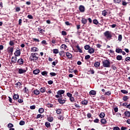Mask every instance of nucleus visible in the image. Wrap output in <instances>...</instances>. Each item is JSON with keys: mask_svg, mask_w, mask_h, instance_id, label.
Here are the masks:
<instances>
[{"mask_svg": "<svg viewBox=\"0 0 130 130\" xmlns=\"http://www.w3.org/2000/svg\"><path fill=\"white\" fill-rule=\"evenodd\" d=\"M55 98H58L57 99V102H58L59 104L61 105H63L66 103L67 102V96H64V95H55Z\"/></svg>", "mask_w": 130, "mask_h": 130, "instance_id": "obj_1", "label": "nucleus"}, {"mask_svg": "<svg viewBox=\"0 0 130 130\" xmlns=\"http://www.w3.org/2000/svg\"><path fill=\"white\" fill-rule=\"evenodd\" d=\"M103 67L105 68H111V62L109 59L103 60L102 61Z\"/></svg>", "mask_w": 130, "mask_h": 130, "instance_id": "obj_2", "label": "nucleus"}, {"mask_svg": "<svg viewBox=\"0 0 130 130\" xmlns=\"http://www.w3.org/2000/svg\"><path fill=\"white\" fill-rule=\"evenodd\" d=\"M104 35L105 37H106V38H107V39H112V35L115 36V34H113V33L112 34L111 31L107 30L104 33Z\"/></svg>", "mask_w": 130, "mask_h": 130, "instance_id": "obj_3", "label": "nucleus"}, {"mask_svg": "<svg viewBox=\"0 0 130 130\" xmlns=\"http://www.w3.org/2000/svg\"><path fill=\"white\" fill-rule=\"evenodd\" d=\"M38 55L36 53H32L30 56V61L36 62L38 60V57L36 56Z\"/></svg>", "mask_w": 130, "mask_h": 130, "instance_id": "obj_4", "label": "nucleus"}, {"mask_svg": "<svg viewBox=\"0 0 130 130\" xmlns=\"http://www.w3.org/2000/svg\"><path fill=\"white\" fill-rule=\"evenodd\" d=\"M20 54H21V51L20 49L17 48L15 52L14 53V55L16 57H19L20 56Z\"/></svg>", "mask_w": 130, "mask_h": 130, "instance_id": "obj_5", "label": "nucleus"}, {"mask_svg": "<svg viewBox=\"0 0 130 130\" xmlns=\"http://www.w3.org/2000/svg\"><path fill=\"white\" fill-rule=\"evenodd\" d=\"M17 63L18 65H23L24 64V59L23 58H20L17 60Z\"/></svg>", "mask_w": 130, "mask_h": 130, "instance_id": "obj_6", "label": "nucleus"}, {"mask_svg": "<svg viewBox=\"0 0 130 130\" xmlns=\"http://www.w3.org/2000/svg\"><path fill=\"white\" fill-rule=\"evenodd\" d=\"M11 62L12 63H16L17 62V57L13 56L11 58Z\"/></svg>", "mask_w": 130, "mask_h": 130, "instance_id": "obj_7", "label": "nucleus"}, {"mask_svg": "<svg viewBox=\"0 0 130 130\" xmlns=\"http://www.w3.org/2000/svg\"><path fill=\"white\" fill-rule=\"evenodd\" d=\"M26 70H24L21 68L18 69V74H24L26 73Z\"/></svg>", "mask_w": 130, "mask_h": 130, "instance_id": "obj_8", "label": "nucleus"}, {"mask_svg": "<svg viewBox=\"0 0 130 130\" xmlns=\"http://www.w3.org/2000/svg\"><path fill=\"white\" fill-rule=\"evenodd\" d=\"M79 10L81 13H84L85 11V7L82 5H80L79 7Z\"/></svg>", "mask_w": 130, "mask_h": 130, "instance_id": "obj_9", "label": "nucleus"}, {"mask_svg": "<svg viewBox=\"0 0 130 130\" xmlns=\"http://www.w3.org/2000/svg\"><path fill=\"white\" fill-rule=\"evenodd\" d=\"M64 93H65V91L63 90H58V91L57 92V95H60V96L62 95Z\"/></svg>", "mask_w": 130, "mask_h": 130, "instance_id": "obj_10", "label": "nucleus"}, {"mask_svg": "<svg viewBox=\"0 0 130 130\" xmlns=\"http://www.w3.org/2000/svg\"><path fill=\"white\" fill-rule=\"evenodd\" d=\"M39 51V49L37 47H34L31 48V52H37Z\"/></svg>", "mask_w": 130, "mask_h": 130, "instance_id": "obj_11", "label": "nucleus"}, {"mask_svg": "<svg viewBox=\"0 0 130 130\" xmlns=\"http://www.w3.org/2000/svg\"><path fill=\"white\" fill-rule=\"evenodd\" d=\"M33 93L35 95H38L40 94L41 92L38 89H35V90H34Z\"/></svg>", "mask_w": 130, "mask_h": 130, "instance_id": "obj_12", "label": "nucleus"}, {"mask_svg": "<svg viewBox=\"0 0 130 130\" xmlns=\"http://www.w3.org/2000/svg\"><path fill=\"white\" fill-rule=\"evenodd\" d=\"M66 56L69 59H71L73 57V55L70 52H66Z\"/></svg>", "mask_w": 130, "mask_h": 130, "instance_id": "obj_13", "label": "nucleus"}, {"mask_svg": "<svg viewBox=\"0 0 130 130\" xmlns=\"http://www.w3.org/2000/svg\"><path fill=\"white\" fill-rule=\"evenodd\" d=\"M81 23L82 24L85 25L87 23V19L82 18L81 19Z\"/></svg>", "mask_w": 130, "mask_h": 130, "instance_id": "obj_14", "label": "nucleus"}, {"mask_svg": "<svg viewBox=\"0 0 130 130\" xmlns=\"http://www.w3.org/2000/svg\"><path fill=\"white\" fill-rule=\"evenodd\" d=\"M62 109L58 108V109L56 110V113L57 114H58V115H60V114L62 113Z\"/></svg>", "mask_w": 130, "mask_h": 130, "instance_id": "obj_15", "label": "nucleus"}, {"mask_svg": "<svg viewBox=\"0 0 130 130\" xmlns=\"http://www.w3.org/2000/svg\"><path fill=\"white\" fill-rule=\"evenodd\" d=\"M100 61H95V62L94 63V67H95V68H99L100 66Z\"/></svg>", "mask_w": 130, "mask_h": 130, "instance_id": "obj_16", "label": "nucleus"}, {"mask_svg": "<svg viewBox=\"0 0 130 130\" xmlns=\"http://www.w3.org/2000/svg\"><path fill=\"white\" fill-rule=\"evenodd\" d=\"M54 120V118L53 117L51 116H47V121H49L50 122H53Z\"/></svg>", "mask_w": 130, "mask_h": 130, "instance_id": "obj_17", "label": "nucleus"}, {"mask_svg": "<svg viewBox=\"0 0 130 130\" xmlns=\"http://www.w3.org/2000/svg\"><path fill=\"white\" fill-rule=\"evenodd\" d=\"M48 74V72L47 71H44L41 72V75L45 77H47Z\"/></svg>", "mask_w": 130, "mask_h": 130, "instance_id": "obj_18", "label": "nucleus"}, {"mask_svg": "<svg viewBox=\"0 0 130 130\" xmlns=\"http://www.w3.org/2000/svg\"><path fill=\"white\" fill-rule=\"evenodd\" d=\"M40 92L43 93L46 91V89L45 88V87H41L40 89Z\"/></svg>", "mask_w": 130, "mask_h": 130, "instance_id": "obj_19", "label": "nucleus"}, {"mask_svg": "<svg viewBox=\"0 0 130 130\" xmlns=\"http://www.w3.org/2000/svg\"><path fill=\"white\" fill-rule=\"evenodd\" d=\"M129 97L128 96H124L122 97V100L127 102L129 100Z\"/></svg>", "mask_w": 130, "mask_h": 130, "instance_id": "obj_20", "label": "nucleus"}, {"mask_svg": "<svg viewBox=\"0 0 130 130\" xmlns=\"http://www.w3.org/2000/svg\"><path fill=\"white\" fill-rule=\"evenodd\" d=\"M102 14L103 16H106L108 14V12H107V10H104L102 11Z\"/></svg>", "mask_w": 130, "mask_h": 130, "instance_id": "obj_21", "label": "nucleus"}, {"mask_svg": "<svg viewBox=\"0 0 130 130\" xmlns=\"http://www.w3.org/2000/svg\"><path fill=\"white\" fill-rule=\"evenodd\" d=\"M106 116V114L105 113H101V114H99V117L101 118H104Z\"/></svg>", "mask_w": 130, "mask_h": 130, "instance_id": "obj_22", "label": "nucleus"}, {"mask_svg": "<svg viewBox=\"0 0 130 130\" xmlns=\"http://www.w3.org/2000/svg\"><path fill=\"white\" fill-rule=\"evenodd\" d=\"M19 95L18 94H15L13 95V100H17L19 99Z\"/></svg>", "mask_w": 130, "mask_h": 130, "instance_id": "obj_23", "label": "nucleus"}, {"mask_svg": "<svg viewBox=\"0 0 130 130\" xmlns=\"http://www.w3.org/2000/svg\"><path fill=\"white\" fill-rule=\"evenodd\" d=\"M40 73V70H35L33 71V74L35 75H38Z\"/></svg>", "mask_w": 130, "mask_h": 130, "instance_id": "obj_24", "label": "nucleus"}, {"mask_svg": "<svg viewBox=\"0 0 130 130\" xmlns=\"http://www.w3.org/2000/svg\"><path fill=\"white\" fill-rule=\"evenodd\" d=\"M67 48V46L65 44H62L60 47V49L61 50L62 49H66V48Z\"/></svg>", "mask_w": 130, "mask_h": 130, "instance_id": "obj_25", "label": "nucleus"}, {"mask_svg": "<svg viewBox=\"0 0 130 130\" xmlns=\"http://www.w3.org/2000/svg\"><path fill=\"white\" fill-rule=\"evenodd\" d=\"M116 59L120 61V60H121L122 59V55H117L116 56Z\"/></svg>", "mask_w": 130, "mask_h": 130, "instance_id": "obj_26", "label": "nucleus"}, {"mask_svg": "<svg viewBox=\"0 0 130 130\" xmlns=\"http://www.w3.org/2000/svg\"><path fill=\"white\" fill-rule=\"evenodd\" d=\"M38 111L40 114H43L44 112V109L43 108H40Z\"/></svg>", "mask_w": 130, "mask_h": 130, "instance_id": "obj_27", "label": "nucleus"}, {"mask_svg": "<svg viewBox=\"0 0 130 130\" xmlns=\"http://www.w3.org/2000/svg\"><path fill=\"white\" fill-rule=\"evenodd\" d=\"M57 118L58 120H60V121H62L64 120V116L62 115H58L57 116Z\"/></svg>", "mask_w": 130, "mask_h": 130, "instance_id": "obj_28", "label": "nucleus"}, {"mask_svg": "<svg viewBox=\"0 0 130 130\" xmlns=\"http://www.w3.org/2000/svg\"><path fill=\"white\" fill-rule=\"evenodd\" d=\"M124 114L126 117H130V112L129 111H126L124 113Z\"/></svg>", "mask_w": 130, "mask_h": 130, "instance_id": "obj_29", "label": "nucleus"}, {"mask_svg": "<svg viewBox=\"0 0 130 130\" xmlns=\"http://www.w3.org/2000/svg\"><path fill=\"white\" fill-rule=\"evenodd\" d=\"M96 94V92L94 90H91L89 92V95H95Z\"/></svg>", "mask_w": 130, "mask_h": 130, "instance_id": "obj_30", "label": "nucleus"}, {"mask_svg": "<svg viewBox=\"0 0 130 130\" xmlns=\"http://www.w3.org/2000/svg\"><path fill=\"white\" fill-rule=\"evenodd\" d=\"M102 124H106L107 123V120L105 118H102L101 120Z\"/></svg>", "mask_w": 130, "mask_h": 130, "instance_id": "obj_31", "label": "nucleus"}, {"mask_svg": "<svg viewBox=\"0 0 130 130\" xmlns=\"http://www.w3.org/2000/svg\"><path fill=\"white\" fill-rule=\"evenodd\" d=\"M76 48H77L78 50L79 51V52L83 53V51H82V50H81V48H80L79 45H76Z\"/></svg>", "mask_w": 130, "mask_h": 130, "instance_id": "obj_32", "label": "nucleus"}, {"mask_svg": "<svg viewBox=\"0 0 130 130\" xmlns=\"http://www.w3.org/2000/svg\"><path fill=\"white\" fill-rule=\"evenodd\" d=\"M88 52L90 54H93L94 52V49H93L92 48H90L89 50H88Z\"/></svg>", "mask_w": 130, "mask_h": 130, "instance_id": "obj_33", "label": "nucleus"}, {"mask_svg": "<svg viewBox=\"0 0 130 130\" xmlns=\"http://www.w3.org/2000/svg\"><path fill=\"white\" fill-rule=\"evenodd\" d=\"M122 0H114L113 2L115 4H120V3H121Z\"/></svg>", "mask_w": 130, "mask_h": 130, "instance_id": "obj_34", "label": "nucleus"}, {"mask_svg": "<svg viewBox=\"0 0 130 130\" xmlns=\"http://www.w3.org/2000/svg\"><path fill=\"white\" fill-rule=\"evenodd\" d=\"M23 92L24 93L27 94L28 93H29V90L27 89L26 87H24L23 89Z\"/></svg>", "mask_w": 130, "mask_h": 130, "instance_id": "obj_35", "label": "nucleus"}, {"mask_svg": "<svg viewBox=\"0 0 130 130\" xmlns=\"http://www.w3.org/2000/svg\"><path fill=\"white\" fill-rule=\"evenodd\" d=\"M47 107L48 108H53V104H50V103H48L47 104Z\"/></svg>", "mask_w": 130, "mask_h": 130, "instance_id": "obj_36", "label": "nucleus"}, {"mask_svg": "<svg viewBox=\"0 0 130 130\" xmlns=\"http://www.w3.org/2000/svg\"><path fill=\"white\" fill-rule=\"evenodd\" d=\"M52 51L54 54H58L59 53V50L58 49L52 50Z\"/></svg>", "mask_w": 130, "mask_h": 130, "instance_id": "obj_37", "label": "nucleus"}, {"mask_svg": "<svg viewBox=\"0 0 130 130\" xmlns=\"http://www.w3.org/2000/svg\"><path fill=\"white\" fill-rule=\"evenodd\" d=\"M88 103V101H85V100L82 101L81 102L82 105H87Z\"/></svg>", "mask_w": 130, "mask_h": 130, "instance_id": "obj_38", "label": "nucleus"}, {"mask_svg": "<svg viewBox=\"0 0 130 130\" xmlns=\"http://www.w3.org/2000/svg\"><path fill=\"white\" fill-rule=\"evenodd\" d=\"M122 50L120 48H117L115 50V52L118 53H120L122 52Z\"/></svg>", "mask_w": 130, "mask_h": 130, "instance_id": "obj_39", "label": "nucleus"}, {"mask_svg": "<svg viewBox=\"0 0 130 130\" xmlns=\"http://www.w3.org/2000/svg\"><path fill=\"white\" fill-rule=\"evenodd\" d=\"M45 126H46L47 128H48V127L51 126V125H50V123L49 122H46L45 123Z\"/></svg>", "mask_w": 130, "mask_h": 130, "instance_id": "obj_40", "label": "nucleus"}, {"mask_svg": "<svg viewBox=\"0 0 130 130\" xmlns=\"http://www.w3.org/2000/svg\"><path fill=\"white\" fill-rule=\"evenodd\" d=\"M93 23L95 25H98L99 22L97 19H94L93 20Z\"/></svg>", "mask_w": 130, "mask_h": 130, "instance_id": "obj_41", "label": "nucleus"}, {"mask_svg": "<svg viewBox=\"0 0 130 130\" xmlns=\"http://www.w3.org/2000/svg\"><path fill=\"white\" fill-rule=\"evenodd\" d=\"M90 48V47L89 45H85V46H84V49L86 50H88Z\"/></svg>", "mask_w": 130, "mask_h": 130, "instance_id": "obj_42", "label": "nucleus"}, {"mask_svg": "<svg viewBox=\"0 0 130 130\" xmlns=\"http://www.w3.org/2000/svg\"><path fill=\"white\" fill-rule=\"evenodd\" d=\"M58 63V60H55V61H53L52 62V66H54V67L56 66V64Z\"/></svg>", "mask_w": 130, "mask_h": 130, "instance_id": "obj_43", "label": "nucleus"}, {"mask_svg": "<svg viewBox=\"0 0 130 130\" xmlns=\"http://www.w3.org/2000/svg\"><path fill=\"white\" fill-rule=\"evenodd\" d=\"M122 40V35H119L118 36V41L121 42Z\"/></svg>", "mask_w": 130, "mask_h": 130, "instance_id": "obj_44", "label": "nucleus"}, {"mask_svg": "<svg viewBox=\"0 0 130 130\" xmlns=\"http://www.w3.org/2000/svg\"><path fill=\"white\" fill-rule=\"evenodd\" d=\"M20 11H21V9L20 7H15V12H19Z\"/></svg>", "mask_w": 130, "mask_h": 130, "instance_id": "obj_45", "label": "nucleus"}, {"mask_svg": "<svg viewBox=\"0 0 130 130\" xmlns=\"http://www.w3.org/2000/svg\"><path fill=\"white\" fill-rule=\"evenodd\" d=\"M121 92L123 94H127L128 93V91L126 90H121Z\"/></svg>", "mask_w": 130, "mask_h": 130, "instance_id": "obj_46", "label": "nucleus"}, {"mask_svg": "<svg viewBox=\"0 0 130 130\" xmlns=\"http://www.w3.org/2000/svg\"><path fill=\"white\" fill-rule=\"evenodd\" d=\"M9 52H11V54H13V52L14 51V47H10L9 50Z\"/></svg>", "mask_w": 130, "mask_h": 130, "instance_id": "obj_47", "label": "nucleus"}, {"mask_svg": "<svg viewBox=\"0 0 130 130\" xmlns=\"http://www.w3.org/2000/svg\"><path fill=\"white\" fill-rule=\"evenodd\" d=\"M21 85H22V84L20 82H18L15 84L16 87H20L21 86Z\"/></svg>", "mask_w": 130, "mask_h": 130, "instance_id": "obj_48", "label": "nucleus"}, {"mask_svg": "<svg viewBox=\"0 0 130 130\" xmlns=\"http://www.w3.org/2000/svg\"><path fill=\"white\" fill-rule=\"evenodd\" d=\"M70 102H74L75 100V98L73 96H71L69 98Z\"/></svg>", "mask_w": 130, "mask_h": 130, "instance_id": "obj_49", "label": "nucleus"}, {"mask_svg": "<svg viewBox=\"0 0 130 130\" xmlns=\"http://www.w3.org/2000/svg\"><path fill=\"white\" fill-rule=\"evenodd\" d=\"M20 125L23 126L25 124V121L23 120H21L19 123Z\"/></svg>", "mask_w": 130, "mask_h": 130, "instance_id": "obj_50", "label": "nucleus"}, {"mask_svg": "<svg viewBox=\"0 0 130 130\" xmlns=\"http://www.w3.org/2000/svg\"><path fill=\"white\" fill-rule=\"evenodd\" d=\"M7 126L9 128H12V127H14V125L12 123H9L8 124V125H7Z\"/></svg>", "mask_w": 130, "mask_h": 130, "instance_id": "obj_51", "label": "nucleus"}, {"mask_svg": "<svg viewBox=\"0 0 130 130\" xmlns=\"http://www.w3.org/2000/svg\"><path fill=\"white\" fill-rule=\"evenodd\" d=\"M64 53H65L64 50H61L60 52H58L59 55L60 56H61Z\"/></svg>", "mask_w": 130, "mask_h": 130, "instance_id": "obj_52", "label": "nucleus"}, {"mask_svg": "<svg viewBox=\"0 0 130 130\" xmlns=\"http://www.w3.org/2000/svg\"><path fill=\"white\" fill-rule=\"evenodd\" d=\"M9 45L11 46H13L15 45L14 42L13 40H11L10 42H9Z\"/></svg>", "mask_w": 130, "mask_h": 130, "instance_id": "obj_53", "label": "nucleus"}, {"mask_svg": "<svg viewBox=\"0 0 130 130\" xmlns=\"http://www.w3.org/2000/svg\"><path fill=\"white\" fill-rule=\"evenodd\" d=\"M50 75L51 77H54L56 75V74L54 72H51V73H50Z\"/></svg>", "mask_w": 130, "mask_h": 130, "instance_id": "obj_54", "label": "nucleus"}, {"mask_svg": "<svg viewBox=\"0 0 130 130\" xmlns=\"http://www.w3.org/2000/svg\"><path fill=\"white\" fill-rule=\"evenodd\" d=\"M111 95V91H107L105 93V95Z\"/></svg>", "mask_w": 130, "mask_h": 130, "instance_id": "obj_55", "label": "nucleus"}, {"mask_svg": "<svg viewBox=\"0 0 130 130\" xmlns=\"http://www.w3.org/2000/svg\"><path fill=\"white\" fill-rule=\"evenodd\" d=\"M61 34H62V36H67V32L65 31L64 30H62V31H61Z\"/></svg>", "mask_w": 130, "mask_h": 130, "instance_id": "obj_56", "label": "nucleus"}, {"mask_svg": "<svg viewBox=\"0 0 130 130\" xmlns=\"http://www.w3.org/2000/svg\"><path fill=\"white\" fill-rule=\"evenodd\" d=\"M90 58V55H86L85 56V60H88V59H89Z\"/></svg>", "mask_w": 130, "mask_h": 130, "instance_id": "obj_57", "label": "nucleus"}, {"mask_svg": "<svg viewBox=\"0 0 130 130\" xmlns=\"http://www.w3.org/2000/svg\"><path fill=\"white\" fill-rule=\"evenodd\" d=\"M34 40V42H40V41L38 39H36V38H32Z\"/></svg>", "mask_w": 130, "mask_h": 130, "instance_id": "obj_58", "label": "nucleus"}, {"mask_svg": "<svg viewBox=\"0 0 130 130\" xmlns=\"http://www.w3.org/2000/svg\"><path fill=\"white\" fill-rule=\"evenodd\" d=\"M29 108H30L31 110H35L36 107L35 105H32V106H30Z\"/></svg>", "mask_w": 130, "mask_h": 130, "instance_id": "obj_59", "label": "nucleus"}, {"mask_svg": "<svg viewBox=\"0 0 130 130\" xmlns=\"http://www.w3.org/2000/svg\"><path fill=\"white\" fill-rule=\"evenodd\" d=\"M128 106V103H124L122 104V106L123 107H126L127 108Z\"/></svg>", "mask_w": 130, "mask_h": 130, "instance_id": "obj_60", "label": "nucleus"}, {"mask_svg": "<svg viewBox=\"0 0 130 130\" xmlns=\"http://www.w3.org/2000/svg\"><path fill=\"white\" fill-rule=\"evenodd\" d=\"M40 34H43L44 32L45 31V30H44L43 29H40V30H39Z\"/></svg>", "mask_w": 130, "mask_h": 130, "instance_id": "obj_61", "label": "nucleus"}, {"mask_svg": "<svg viewBox=\"0 0 130 130\" xmlns=\"http://www.w3.org/2000/svg\"><path fill=\"white\" fill-rule=\"evenodd\" d=\"M67 96L69 97V98H71V97H72V94L70 93V92H68L67 93Z\"/></svg>", "mask_w": 130, "mask_h": 130, "instance_id": "obj_62", "label": "nucleus"}, {"mask_svg": "<svg viewBox=\"0 0 130 130\" xmlns=\"http://www.w3.org/2000/svg\"><path fill=\"white\" fill-rule=\"evenodd\" d=\"M125 61H130V57H127L125 59Z\"/></svg>", "mask_w": 130, "mask_h": 130, "instance_id": "obj_63", "label": "nucleus"}, {"mask_svg": "<svg viewBox=\"0 0 130 130\" xmlns=\"http://www.w3.org/2000/svg\"><path fill=\"white\" fill-rule=\"evenodd\" d=\"M113 130H120V128L118 126L114 127Z\"/></svg>", "mask_w": 130, "mask_h": 130, "instance_id": "obj_64", "label": "nucleus"}]
</instances>
